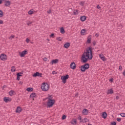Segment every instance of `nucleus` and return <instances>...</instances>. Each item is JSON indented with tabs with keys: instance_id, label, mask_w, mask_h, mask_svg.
<instances>
[{
	"instance_id": "nucleus-1",
	"label": "nucleus",
	"mask_w": 125,
	"mask_h": 125,
	"mask_svg": "<svg viewBox=\"0 0 125 125\" xmlns=\"http://www.w3.org/2000/svg\"><path fill=\"white\" fill-rule=\"evenodd\" d=\"M92 57V50L91 48L88 47L86 49V52L83 54L81 58V62L82 63H86L88 60H91Z\"/></svg>"
},
{
	"instance_id": "nucleus-2",
	"label": "nucleus",
	"mask_w": 125,
	"mask_h": 125,
	"mask_svg": "<svg viewBox=\"0 0 125 125\" xmlns=\"http://www.w3.org/2000/svg\"><path fill=\"white\" fill-rule=\"evenodd\" d=\"M41 88L43 91H47L49 88V85L47 83H43L42 84Z\"/></svg>"
},
{
	"instance_id": "nucleus-3",
	"label": "nucleus",
	"mask_w": 125,
	"mask_h": 125,
	"mask_svg": "<svg viewBox=\"0 0 125 125\" xmlns=\"http://www.w3.org/2000/svg\"><path fill=\"white\" fill-rule=\"evenodd\" d=\"M54 103H55V100H51L50 98H48V101L47 103V107H52L53 106Z\"/></svg>"
},
{
	"instance_id": "nucleus-4",
	"label": "nucleus",
	"mask_w": 125,
	"mask_h": 125,
	"mask_svg": "<svg viewBox=\"0 0 125 125\" xmlns=\"http://www.w3.org/2000/svg\"><path fill=\"white\" fill-rule=\"evenodd\" d=\"M89 68V64L85 63L83 65L81 66V71L82 72H85L86 70H88Z\"/></svg>"
},
{
	"instance_id": "nucleus-5",
	"label": "nucleus",
	"mask_w": 125,
	"mask_h": 125,
	"mask_svg": "<svg viewBox=\"0 0 125 125\" xmlns=\"http://www.w3.org/2000/svg\"><path fill=\"white\" fill-rule=\"evenodd\" d=\"M69 79V75H66V76H62L61 77V80L62 81L63 83H66V80H68Z\"/></svg>"
},
{
	"instance_id": "nucleus-6",
	"label": "nucleus",
	"mask_w": 125,
	"mask_h": 125,
	"mask_svg": "<svg viewBox=\"0 0 125 125\" xmlns=\"http://www.w3.org/2000/svg\"><path fill=\"white\" fill-rule=\"evenodd\" d=\"M33 77L34 78H37V77H39V78H42V73L37 72L33 75Z\"/></svg>"
},
{
	"instance_id": "nucleus-7",
	"label": "nucleus",
	"mask_w": 125,
	"mask_h": 125,
	"mask_svg": "<svg viewBox=\"0 0 125 125\" xmlns=\"http://www.w3.org/2000/svg\"><path fill=\"white\" fill-rule=\"evenodd\" d=\"M19 54L21 57H24L26 54H28V51H27V50H25L21 52H20Z\"/></svg>"
},
{
	"instance_id": "nucleus-8",
	"label": "nucleus",
	"mask_w": 125,
	"mask_h": 125,
	"mask_svg": "<svg viewBox=\"0 0 125 125\" xmlns=\"http://www.w3.org/2000/svg\"><path fill=\"white\" fill-rule=\"evenodd\" d=\"M0 58L1 60H2L3 61H5V60H6V59H7V56H6V55H5L4 54H2L0 56Z\"/></svg>"
},
{
	"instance_id": "nucleus-9",
	"label": "nucleus",
	"mask_w": 125,
	"mask_h": 125,
	"mask_svg": "<svg viewBox=\"0 0 125 125\" xmlns=\"http://www.w3.org/2000/svg\"><path fill=\"white\" fill-rule=\"evenodd\" d=\"M76 67V63H75V62H72L70 65V67L71 69H72V70H75Z\"/></svg>"
},
{
	"instance_id": "nucleus-10",
	"label": "nucleus",
	"mask_w": 125,
	"mask_h": 125,
	"mask_svg": "<svg viewBox=\"0 0 125 125\" xmlns=\"http://www.w3.org/2000/svg\"><path fill=\"white\" fill-rule=\"evenodd\" d=\"M21 112H22V108H21L20 106H18L16 110V113L19 114V113H21Z\"/></svg>"
},
{
	"instance_id": "nucleus-11",
	"label": "nucleus",
	"mask_w": 125,
	"mask_h": 125,
	"mask_svg": "<svg viewBox=\"0 0 125 125\" xmlns=\"http://www.w3.org/2000/svg\"><path fill=\"white\" fill-rule=\"evenodd\" d=\"M58 59H55V60H53L51 62V65H53V64H57V63H58Z\"/></svg>"
},
{
	"instance_id": "nucleus-12",
	"label": "nucleus",
	"mask_w": 125,
	"mask_h": 125,
	"mask_svg": "<svg viewBox=\"0 0 125 125\" xmlns=\"http://www.w3.org/2000/svg\"><path fill=\"white\" fill-rule=\"evenodd\" d=\"M4 101L6 103H7V102H10V101H11V99H10V98L5 97L4 98Z\"/></svg>"
},
{
	"instance_id": "nucleus-13",
	"label": "nucleus",
	"mask_w": 125,
	"mask_h": 125,
	"mask_svg": "<svg viewBox=\"0 0 125 125\" xmlns=\"http://www.w3.org/2000/svg\"><path fill=\"white\" fill-rule=\"evenodd\" d=\"M4 5L5 6H9V5H10V1L9 0H5L4 2Z\"/></svg>"
},
{
	"instance_id": "nucleus-14",
	"label": "nucleus",
	"mask_w": 125,
	"mask_h": 125,
	"mask_svg": "<svg viewBox=\"0 0 125 125\" xmlns=\"http://www.w3.org/2000/svg\"><path fill=\"white\" fill-rule=\"evenodd\" d=\"M82 113L83 115H87L88 114V110L84 109L83 110Z\"/></svg>"
},
{
	"instance_id": "nucleus-15",
	"label": "nucleus",
	"mask_w": 125,
	"mask_h": 125,
	"mask_svg": "<svg viewBox=\"0 0 125 125\" xmlns=\"http://www.w3.org/2000/svg\"><path fill=\"white\" fill-rule=\"evenodd\" d=\"M69 47H70V43L69 42H67L65 43L63 45V47H64L65 48H69Z\"/></svg>"
},
{
	"instance_id": "nucleus-16",
	"label": "nucleus",
	"mask_w": 125,
	"mask_h": 125,
	"mask_svg": "<svg viewBox=\"0 0 125 125\" xmlns=\"http://www.w3.org/2000/svg\"><path fill=\"white\" fill-rule=\"evenodd\" d=\"M114 93V91L112 89H109L107 91V94H113Z\"/></svg>"
},
{
	"instance_id": "nucleus-17",
	"label": "nucleus",
	"mask_w": 125,
	"mask_h": 125,
	"mask_svg": "<svg viewBox=\"0 0 125 125\" xmlns=\"http://www.w3.org/2000/svg\"><path fill=\"white\" fill-rule=\"evenodd\" d=\"M86 19V17L83 16H82L80 18V20H81V21H82V22H83L84 21H85Z\"/></svg>"
},
{
	"instance_id": "nucleus-18",
	"label": "nucleus",
	"mask_w": 125,
	"mask_h": 125,
	"mask_svg": "<svg viewBox=\"0 0 125 125\" xmlns=\"http://www.w3.org/2000/svg\"><path fill=\"white\" fill-rule=\"evenodd\" d=\"M35 13V10L34 9H31L28 11V14L29 15H32V14H34Z\"/></svg>"
},
{
	"instance_id": "nucleus-19",
	"label": "nucleus",
	"mask_w": 125,
	"mask_h": 125,
	"mask_svg": "<svg viewBox=\"0 0 125 125\" xmlns=\"http://www.w3.org/2000/svg\"><path fill=\"white\" fill-rule=\"evenodd\" d=\"M102 118L104 119H106V118H107V113H106V112H104L103 113Z\"/></svg>"
},
{
	"instance_id": "nucleus-20",
	"label": "nucleus",
	"mask_w": 125,
	"mask_h": 125,
	"mask_svg": "<svg viewBox=\"0 0 125 125\" xmlns=\"http://www.w3.org/2000/svg\"><path fill=\"white\" fill-rule=\"evenodd\" d=\"M87 42H88V43H90V42H91V36H89L88 37Z\"/></svg>"
},
{
	"instance_id": "nucleus-21",
	"label": "nucleus",
	"mask_w": 125,
	"mask_h": 125,
	"mask_svg": "<svg viewBox=\"0 0 125 125\" xmlns=\"http://www.w3.org/2000/svg\"><path fill=\"white\" fill-rule=\"evenodd\" d=\"M86 31V30L85 29H83L81 30V34L82 36H83L84 35V33Z\"/></svg>"
},
{
	"instance_id": "nucleus-22",
	"label": "nucleus",
	"mask_w": 125,
	"mask_h": 125,
	"mask_svg": "<svg viewBox=\"0 0 125 125\" xmlns=\"http://www.w3.org/2000/svg\"><path fill=\"white\" fill-rule=\"evenodd\" d=\"M71 124L72 125H76L77 124V119H73L72 120V121H71Z\"/></svg>"
},
{
	"instance_id": "nucleus-23",
	"label": "nucleus",
	"mask_w": 125,
	"mask_h": 125,
	"mask_svg": "<svg viewBox=\"0 0 125 125\" xmlns=\"http://www.w3.org/2000/svg\"><path fill=\"white\" fill-rule=\"evenodd\" d=\"M60 31H61V34H65V30L64 29V28L61 27L60 28Z\"/></svg>"
},
{
	"instance_id": "nucleus-24",
	"label": "nucleus",
	"mask_w": 125,
	"mask_h": 125,
	"mask_svg": "<svg viewBox=\"0 0 125 125\" xmlns=\"http://www.w3.org/2000/svg\"><path fill=\"white\" fill-rule=\"evenodd\" d=\"M30 98H34V97H36V93H33L31 94V95H30Z\"/></svg>"
},
{
	"instance_id": "nucleus-25",
	"label": "nucleus",
	"mask_w": 125,
	"mask_h": 125,
	"mask_svg": "<svg viewBox=\"0 0 125 125\" xmlns=\"http://www.w3.org/2000/svg\"><path fill=\"white\" fill-rule=\"evenodd\" d=\"M87 122V118H84L82 121H80V123H86Z\"/></svg>"
},
{
	"instance_id": "nucleus-26",
	"label": "nucleus",
	"mask_w": 125,
	"mask_h": 125,
	"mask_svg": "<svg viewBox=\"0 0 125 125\" xmlns=\"http://www.w3.org/2000/svg\"><path fill=\"white\" fill-rule=\"evenodd\" d=\"M15 92L13 90H11L9 92V95H10V96H12V95H13L14 94V93Z\"/></svg>"
},
{
	"instance_id": "nucleus-27",
	"label": "nucleus",
	"mask_w": 125,
	"mask_h": 125,
	"mask_svg": "<svg viewBox=\"0 0 125 125\" xmlns=\"http://www.w3.org/2000/svg\"><path fill=\"white\" fill-rule=\"evenodd\" d=\"M26 90L27 91H29V92H31V91H33V90H34V89L33 88L29 87V88H27L26 89Z\"/></svg>"
},
{
	"instance_id": "nucleus-28",
	"label": "nucleus",
	"mask_w": 125,
	"mask_h": 125,
	"mask_svg": "<svg viewBox=\"0 0 125 125\" xmlns=\"http://www.w3.org/2000/svg\"><path fill=\"white\" fill-rule=\"evenodd\" d=\"M11 72H15L16 71V70L15 69V66H12L11 68Z\"/></svg>"
},
{
	"instance_id": "nucleus-29",
	"label": "nucleus",
	"mask_w": 125,
	"mask_h": 125,
	"mask_svg": "<svg viewBox=\"0 0 125 125\" xmlns=\"http://www.w3.org/2000/svg\"><path fill=\"white\" fill-rule=\"evenodd\" d=\"M73 13L74 15H78V14H79V12H78V10H75L74 11Z\"/></svg>"
},
{
	"instance_id": "nucleus-30",
	"label": "nucleus",
	"mask_w": 125,
	"mask_h": 125,
	"mask_svg": "<svg viewBox=\"0 0 125 125\" xmlns=\"http://www.w3.org/2000/svg\"><path fill=\"white\" fill-rule=\"evenodd\" d=\"M3 16V12H2V11L0 10V17H2Z\"/></svg>"
},
{
	"instance_id": "nucleus-31",
	"label": "nucleus",
	"mask_w": 125,
	"mask_h": 125,
	"mask_svg": "<svg viewBox=\"0 0 125 125\" xmlns=\"http://www.w3.org/2000/svg\"><path fill=\"white\" fill-rule=\"evenodd\" d=\"M56 40L59 42H62V39H61V37H58L57 38Z\"/></svg>"
},
{
	"instance_id": "nucleus-32",
	"label": "nucleus",
	"mask_w": 125,
	"mask_h": 125,
	"mask_svg": "<svg viewBox=\"0 0 125 125\" xmlns=\"http://www.w3.org/2000/svg\"><path fill=\"white\" fill-rule=\"evenodd\" d=\"M15 38V36L14 35H11L9 38V40H12V39H14Z\"/></svg>"
},
{
	"instance_id": "nucleus-33",
	"label": "nucleus",
	"mask_w": 125,
	"mask_h": 125,
	"mask_svg": "<svg viewBox=\"0 0 125 125\" xmlns=\"http://www.w3.org/2000/svg\"><path fill=\"white\" fill-rule=\"evenodd\" d=\"M120 115L121 117H123V118H125V113H122L120 114Z\"/></svg>"
},
{
	"instance_id": "nucleus-34",
	"label": "nucleus",
	"mask_w": 125,
	"mask_h": 125,
	"mask_svg": "<svg viewBox=\"0 0 125 125\" xmlns=\"http://www.w3.org/2000/svg\"><path fill=\"white\" fill-rule=\"evenodd\" d=\"M84 2H85V1H81L80 3V5H81L82 6H83V4H84Z\"/></svg>"
},
{
	"instance_id": "nucleus-35",
	"label": "nucleus",
	"mask_w": 125,
	"mask_h": 125,
	"mask_svg": "<svg viewBox=\"0 0 125 125\" xmlns=\"http://www.w3.org/2000/svg\"><path fill=\"white\" fill-rule=\"evenodd\" d=\"M22 74H23V73L20 72V73H18L17 75V76L19 75V77H22Z\"/></svg>"
},
{
	"instance_id": "nucleus-36",
	"label": "nucleus",
	"mask_w": 125,
	"mask_h": 125,
	"mask_svg": "<svg viewBox=\"0 0 125 125\" xmlns=\"http://www.w3.org/2000/svg\"><path fill=\"white\" fill-rule=\"evenodd\" d=\"M101 59L103 61H106V58H105L104 56L103 57H102V58Z\"/></svg>"
},
{
	"instance_id": "nucleus-37",
	"label": "nucleus",
	"mask_w": 125,
	"mask_h": 125,
	"mask_svg": "<svg viewBox=\"0 0 125 125\" xmlns=\"http://www.w3.org/2000/svg\"><path fill=\"white\" fill-rule=\"evenodd\" d=\"M99 57L100 58H102V57H104V55H103V54H99Z\"/></svg>"
},
{
	"instance_id": "nucleus-38",
	"label": "nucleus",
	"mask_w": 125,
	"mask_h": 125,
	"mask_svg": "<svg viewBox=\"0 0 125 125\" xmlns=\"http://www.w3.org/2000/svg\"><path fill=\"white\" fill-rule=\"evenodd\" d=\"M66 115H63L62 117V120H65L66 119Z\"/></svg>"
},
{
	"instance_id": "nucleus-39",
	"label": "nucleus",
	"mask_w": 125,
	"mask_h": 125,
	"mask_svg": "<svg viewBox=\"0 0 125 125\" xmlns=\"http://www.w3.org/2000/svg\"><path fill=\"white\" fill-rule=\"evenodd\" d=\"M117 122H121V121H122V119L121 118H117Z\"/></svg>"
},
{
	"instance_id": "nucleus-40",
	"label": "nucleus",
	"mask_w": 125,
	"mask_h": 125,
	"mask_svg": "<svg viewBox=\"0 0 125 125\" xmlns=\"http://www.w3.org/2000/svg\"><path fill=\"white\" fill-rule=\"evenodd\" d=\"M6 0H0V4H1L2 3V1H5Z\"/></svg>"
},
{
	"instance_id": "nucleus-41",
	"label": "nucleus",
	"mask_w": 125,
	"mask_h": 125,
	"mask_svg": "<svg viewBox=\"0 0 125 125\" xmlns=\"http://www.w3.org/2000/svg\"><path fill=\"white\" fill-rule=\"evenodd\" d=\"M26 42L28 43L30 42V39H29L28 38H27L26 39Z\"/></svg>"
},
{
	"instance_id": "nucleus-42",
	"label": "nucleus",
	"mask_w": 125,
	"mask_h": 125,
	"mask_svg": "<svg viewBox=\"0 0 125 125\" xmlns=\"http://www.w3.org/2000/svg\"><path fill=\"white\" fill-rule=\"evenodd\" d=\"M78 120H79L80 121H81V122H82V117L81 116H79L78 118Z\"/></svg>"
},
{
	"instance_id": "nucleus-43",
	"label": "nucleus",
	"mask_w": 125,
	"mask_h": 125,
	"mask_svg": "<svg viewBox=\"0 0 125 125\" xmlns=\"http://www.w3.org/2000/svg\"><path fill=\"white\" fill-rule=\"evenodd\" d=\"M117 125V123H116V122H114L111 123V125Z\"/></svg>"
},
{
	"instance_id": "nucleus-44",
	"label": "nucleus",
	"mask_w": 125,
	"mask_h": 125,
	"mask_svg": "<svg viewBox=\"0 0 125 125\" xmlns=\"http://www.w3.org/2000/svg\"><path fill=\"white\" fill-rule=\"evenodd\" d=\"M47 13L50 14V13H51V10H49L48 11H47Z\"/></svg>"
},
{
	"instance_id": "nucleus-45",
	"label": "nucleus",
	"mask_w": 125,
	"mask_h": 125,
	"mask_svg": "<svg viewBox=\"0 0 125 125\" xmlns=\"http://www.w3.org/2000/svg\"><path fill=\"white\" fill-rule=\"evenodd\" d=\"M32 23H33V22H32V21L29 22L28 23H27L28 26H29V25H31L32 24Z\"/></svg>"
},
{
	"instance_id": "nucleus-46",
	"label": "nucleus",
	"mask_w": 125,
	"mask_h": 125,
	"mask_svg": "<svg viewBox=\"0 0 125 125\" xmlns=\"http://www.w3.org/2000/svg\"><path fill=\"white\" fill-rule=\"evenodd\" d=\"M43 61H47V58H46V57H45V58H43Z\"/></svg>"
},
{
	"instance_id": "nucleus-47",
	"label": "nucleus",
	"mask_w": 125,
	"mask_h": 125,
	"mask_svg": "<svg viewBox=\"0 0 125 125\" xmlns=\"http://www.w3.org/2000/svg\"><path fill=\"white\" fill-rule=\"evenodd\" d=\"M52 74H53V75H55V74H57V73H56V72L55 71H53L52 72Z\"/></svg>"
},
{
	"instance_id": "nucleus-48",
	"label": "nucleus",
	"mask_w": 125,
	"mask_h": 125,
	"mask_svg": "<svg viewBox=\"0 0 125 125\" xmlns=\"http://www.w3.org/2000/svg\"><path fill=\"white\" fill-rule=\"evenodd\" d=\"M17 80L18 81H20V77H19V75H18L17 76Z\"/></svg>"
},
{
	"instance_id": "nucleus-49",
	"label": "nucleus",
	"mask_w": 125,
	"mask_h": 125,
	"mask_svg": "<svg viewBox=\"0 0 125 125\" xmlns=\"http://www.w3.org/2000/svg\"><path fill=\"white\" fill-rule=\"evenodd\" d=\"M97 8H98V9H100V8H101V7H100V6H99V5H98L97 6Z\"/></svg>"
},
{
	"instance_id": "nucleus-50",
	"label": "nucleus",
	"mask_w": 125,
	"mask_h": 125,
	"mask_svg": "<svg viewBox=\"0 0 125 125\" xmlns=\"http://www.w3.org/2000/svg\"><path fill=\"white\" fill-rule=\"evenodd\" d=\"M122 68H123V67H122L121 65H120L119 67V70H122Z\"/></svg>"
},
{
	"instance_id": "nucleus-51",
	"label": "nucleus",
	"mask_w": 125,
	"mask_h": 125,
	"mask_svg": "<svg viewBox=\"0 0 125 125\" xmlns=\"http://www.w3.org/2000/svg\"><path fill=\"white\" fill-rule=\"evenodd\" d=\"M0 24H3V21L0 20Z\"/></svg>"
},
{
	"instance_id": "nucleus-52",
	"label": "nucleus",
	"mask_w": 125,
	"mask_h": 125,
	"mask_svg": "<svg viewBox=\"0 0 125 125\" xmlns=\"http://www.w3.org/2000/svg\"><path fill=\"white\" fill-rule=\"evenodd\" d=\"M50 37H54V34H52L50 36Z\"/></svg>"
},
{
	"instance_id": "nucleus-53",
	"label": "nucleus",
	"mask_w": 125,
	"mask_h": 125,
	"mask_svg": "<svg viewBox=\"0 0 125 125\" xmlns=\"http://www.w3.org/2000/svg\"><path fill=\"white\" fill-rule=\"evenodd\" d=\"M95 36H96V37H99V34H98V33H96V34H95Z\"/></svg>"
},
{
	"instance_id": "nucleus-54",
	"label": "nucleus",
	"mask_w": 125,
	"mask_h": 125,
	"mask_svg": "<svg viewBox=\"0 0 125 125\" xmlns=\"http://www.w3.org/2000/svg\"><path fill=\"white\" fill-rule=\"evenodd\" d=\"M6 87V85H4L2 87V89H4V88Z\"/></svg>"
},
{
	"instance_id": "nucleus-55",
	"label": "nucleus",
	"mask_w": 125,
	"mask_h": 125,
	"mask_svg": "<svg viewBox=\"0 0 125 125\" xmlns=\"http://www.w3.org/2000/svg\"><path fill=\"white\" fill-rule=\"evenodd\" d=\"M23 84V82L21 81L20 82V84Z\"/></svg>"
},
{
	"instance_id": "nucleus-56",
	"label": "nucleus",
	"mask_w": 125,
	"mask_h": 125,
	"mask_svg": "<svg viewBox=\"0 0 125 125\" xmlns=\"http://www.w3.org/2000/svg\"><path fill=\"white\" fill-rule=\"evenodd\" d=\"M78 95H79V93H77L75 95V97H77Z\"/></svg>"
},
{
	"instance_id": "nucleus-57",
	"label": "nucleus",
	"mask_w": 125,
	"mask_h": 125,
	"mask_svg": "<svg viewBox=\"0 0 125 125\" xmlns=\"http://www.w3.org/2000/svg\"><path fill=\"white\" fill-rule=\"evenodd\" d=\"M124 76L125 77V70L123 72Z\"/></svg>"
},
{
	"instance_id": "nucleus-58",
	"label": "nucleus",
	"mask_w": 125,
	"mask_h": 125,
	"mask_svg": "<svg viewBox=\"0 0 125 125\" xmlns=\"http://www.w3.org/2000/svg\"><path fill=\"white\" fill-rule=\"evenodd\" d=\"M110 82H113V79H111L109 80Z\"/></svg>"
},
{
	"instance_id": "nucleus-59",
	"label": "nucleus",
	"mask_w": 125,
	"mask_h": 125,
	"mask_svg": "<svg viewBox=\"0 0 125 125\" xmlns=\"http://www.w3.org/2000/svg\"><path fill=\"white\" fill-rule=\"evenodd\" d=\"M119 97H118V96L116 97V99L117 100H118L119 99Z\"/></svg>"
},
{
	"instance_id": "nucleus-60",
	"label": "nucleus",
	"mask_w": 125,
	"mask_h": 125,
	"mask_svg": "<svg viewBox=\"0 0 125 125\" xmlns=\"http://www.w3.org/2000/svg\"><path fill=\"white\" fill-rule=\"evenodd\" d=\"M93 44H94V45H95V44H96V42H93Z\"/></svg>"
},
{
	"instance_id": "nucleus-61",
	"label": "nucleus",
	"mask_w": 125,
	"mask_h": 125,
	"mask_svg": "<svg viewBox=\"0 0 125 125\" xmlns=\"http://www.w3.org/2000/svg\"><path fill=\"white\" fill-rule=\"evenodd\" d=\"M88 125H91L90 124H88Z\"/></svg>"
},
{
	"instance_id": "nucleus-62",
	"label": "nucleus",
	"mask_w": 125,
	"mask_h": 125,
	"mask_svg": "<svg viewBox=\"0 0 125 125\" xmlns=\"http://www.w3.org/2000/svg\"><path fill=\"white\" fill-rule=\"evenodd\" d=\"M47 41H49V39H47Z\"/></svg>"
}]
</instances>
